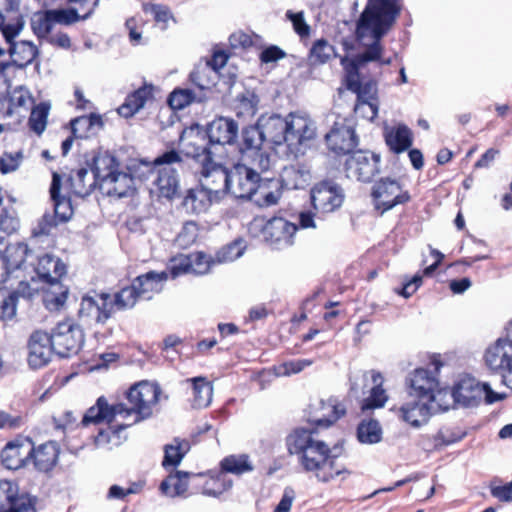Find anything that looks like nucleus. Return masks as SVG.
<instances>
[{
    "instance_id": "1",
    "label": "nucleus",
    "mask_w": 512,
    "mask_h": 512,
    "mask_svg": "<svg viewBox=\"0 0 512 512\" xmlns=\"http://www.w3.org/2000/svg\"><path fill=\"white\" fill-rule=\"evenodd\" d=\"M326 411L322 418L311 422V427H296L286 437V447L290 455L297 456L298 463L307 473H313L316 479L328 483L337 477L342 480L352 474L345 465L337 462L338 455L319 438L318 427L328 428L345 416V405L336 398L321 402Z\"/></svg>"
},
{
    "instance_id": "2",
    "label": "nucleus",
    "mask_w": 512,
    "mask_h": 512,
    "mask_svg": "<svg viewBox=\"0 0 512 512\" xmlns=\"http://www.w3.org/2000/svg\"><path fill=\"white\" fill-rule=\"evenodd\" d=\"M160 395L161 388L157 383L140 381L126 392L129 407L124 403L110 405L104 396H100L86 411L81 424L89 426L106 423L108 431L119 436L126 428L151 417Z\"/></svg>"
},
{
    "instance_id": "3",
    "label": "nucleus",
    "mask_w": 512,
    "mask_h": 512,
    "mask_svg": "<svg viewBox=\"0 0 512 512\" xmlns=\"http://www.w3.org/2000/svg\"><path fill=\"white\" fill-rule=\"evenodd\" d=\"M399 0H368L358 20V28L369 30L374 41L354 57L363 66L371 61L381 60L384 47L381 39L395 24L401 12Z\"/></svg>"
},
{
    "instance_id": "4",
    "label": "nucleus",
    "mask_w": 512,
    "mask_h": 512,
    "mask_svg": "<svg viewBox=\"0 0 512 512\" xmlns=\"http://www.w3.org/2000/svg\"><path fill=\"white\" fill-rule=\"evenodd\" d=\"M204 142V136L196 135L186 144V155L194 161L200 187L211 194L214 201L220 202L229 191L230 171L214 161L210 148Z\"/></svg>"
},
{
    "instance_id": "5",
    "label": "nucleus",
    "mask_w": 512,
    "mask_h": 512,
    "mask_svg": "<svg viewBox=\"0 0 512 512\" xmlns=\"http://www.w3.org/2000/svg\"><path fill=\"white\" fill-rule=\"evenodd\" d=\"M141 300L133 283L122 287L113 295L107 292L85 295L81 299L79 315L93 318L97 323L105 324L115 311L133 309Z\"/></svg>"
},
{
    "instance_id": "6",
    "label": "nucleus",
    "mask_w": 512,
    "mask_h": 512,
    "mask_svg": "<svg viewBox=\"0 0 512 512\" xmlns=\"http://www.w3.org/2000/svg\"><path fill=\"white\" fill-rule=\"evenodd\" d=\"M38 276L45 282L43 303L50 312H59L64 306V265L60 258L46 254L38 259L35 268Z\"/></svg>"
},
{
    "instance_id": "7",
    "label": "nucleus",
    "mask_w": 512,
    "mask_h": 512,
    "mask_svg": "<svg viewBox=\"0 0 512 512\" xmlns=\"http://www.w3.org/2000/svg\"><path fill=\"white\" fill-rule=\"evenodd\" d=\"M430 364L434 367L433 372L425 368H417L410 374L408 383L412 396L420 401L433 403L438 396L446 394L447 390L439 387L437 378L440 368L443 366L440 354H433L430 357Z\"/></svg>"
},
{
    "instance_id": "8",
    "label": "nucleus",
    "mask_w": 512,
    "mask_h": 512,
    "mask_svg": "<svg viewBox=\"0 0 512 512\" xmlns=\"http://www.w3.org/2000/svg\"><path fill=\"white\" fill-rule=\"evenodd\" d=\"M182 156L175 149L164 152L152 162V170L157 172L154 180L158 196L166 199H173L178 191V176L172 168L174 164H180Z\"/></svg>"
},
{
    "instance_id": "9",
    "label": "nucleus",
    "mask_w": 512,
    "mask_h": 512,
    "mask_svg": "<svg viewBox=\"0 0 512 512\" xmlns=\"http://www.w3.org/2000/svg\"><path fill=\"white\" fill-rule=\"evenodd\" d=\"M370 197L374 209L383 215L397 205L406 204L411 196L408 190L395 178L381 177L371 187Z\"/></svg>"
},
{
    "instance_id": "10",
    "label": "nucleus",
    "mask_w": 512,
    "mask_h": 512,
    "mask_svg": "<svg viewBox=\"0 0 512 512\" xmlns=\"http://www.w3.org/2000/svg\"><path fill=\"white\" fill-rule=\"evenodd\" d=\"M61 328L62 323H58L51 334L36 331L31 335L28 363L32 368H40L46 365L50 361L53 352L63 357L62 353L57 350V347L62 346L63 332Z\"/></svg>"
},
{
    "instance_id": "11",
    "label": "nucleus",
    "mask_w": 512,
    "mask_h": 512,
    "mask_svg": "<svg viewBox=\"0 0 512 512\" xmlns=\"http://www.w3.org/2000/svg\"><path fill=\"white\" fill-rule=\"evenodd\" d=\"M381 171V156L370 150L358 149L349 154L344 163L347 178L370 183Z\"/></svg>"
},
{
    "instance_id": "12",
    "label": "nucleus",
    "mask_w": 512,
    "mask_h": 512,
    "mask_svg": "<svg viewBox=\"0 0 512 512\" xmlns=\"http://www.w3.org/2000/svg\"><path fill=\"white\" fill-rule=\"evenodd\" d=\"M345 199L343 188L330 179L316 183L310 190V200L316 213L327 214L338 210Z\"/></svg>"
},
{
    "instance_id": "13",
    "label": "nucleus",
    "mask_w": 512,
    "mask_h": 512,
    "mask_svg": "<svg viewBox=\"0 0 512 512\" xmlns=\"http://www.w3.org/2000/svg\"><path fill=\"white\" fill-rule=\"evenodd\" d=\"M298 226L283 217H272L261 228L263 240L273 249L281 250L294 244Z\"/></svg>"
},
{
    "instance_id": "14",
    "label": "nucleus",
    "mask_w": 512,
    "mask_h": 512,
    "mask_svg": "<svg viewBox=\"0 0 512 512\" xmlns=\"http://www.w3.org/2000/svg\"><path fill=\"white\" fill-rule=\"evenodd\" d=\"M260 173L244 164H237L230 170L229 191L234 197L251 199L261 189Z\"/></svg>"
},
{
    "instance_id": "15",
    "label": "nucleus",
    "mask_w": 512,
    "mask_h": 512,
    "mask_svg": "<svg viewBox=\"0 0 512 512\" xmlns=\"http://www.w3.org/2000/svg\"><path fill=\"white\" fill-rule=\"evenodd\" d=\"M62 186V177L58 172L52 173V182L49 189L50 199L52 201V212L47 211L38 225L33 229L32 236L38 237L49 235L51 231L64 221V214L59 211L63 202L60 195Z\"/></svg>"
},
{
    "instance_id": "16",
    "label": "nucleus",
    "mask_w": 512,
    "mask_h": 512,
    "mask_svg": "<svg viewBox=\"0 0 512 512\" xmlns=\"http://www.w3.org/2000/svg\"><path fill=\"white\" fill-rule=\"evenodd\" d=\"M325 143L329 151L336 156H349L359 144L355 129L345 121L334 122L330 131L325 135Z\"/></svg>"
},
{
    "instance_id": "17",
    "label": "nucleus",
    "mask_w": 512,
    "mask_h": 512,
    "mask_svg": "<svg viewBox=\"0 0 512 512\" xmlns=\"http://www.w3.org/2000/svg\"><path fill=\"white\" fill-rule=\"evenodd\" d=\"M341 64L345 71V87L357 95V104L368 105L372 110L371 118L375 117L377 115V107L366 99L367 95L370 93L371 84L362 83L360 69L363 65L354 58L349 60L347 57L341 59Z\"/></svg>"
},
{
    "instance_id": "18",
    "label": "nucleus",
    "mask_w": 512,
    "mask_h": 512,
    "mask_svg": "<svg viewBox=\"0 0 512 512\" xmlns=\"http://www.w3.org/2000/svg\"><path fill=\"white\" fill-rule=\"evenodd\" d=\"M85 164L93 173L98 188L103 183H108V179L112 177L120 169V161L108 150L97 149L85 155Z\"/></svg>"
},
{
    "instance_id": "19",
    "label": "nucleus",
    "mask_w": 512,
    "mask_h": 512,
    "mask_svg": "<svg viewBox=\"0 0 512 512\" xmlns=\"http://www.w3.org/2000/svg\"><path fill=\"white\" fill-rule=\"evenodd\" d=\"M36 498L29 494H19L16 483L2 480L0 481V512H24V509H30L36 512Z\"/></svg>"
},
{
    "instance_id": "20",
    "label": "nucleus",
    "mask_w": 512,
    "mask_h": 512,
    "mask_svg": "<svg viewBox=\"0 0 512 512\" xmlns=\"http://www.w3.org/2000/svg\"><path fill=\"white\" fill-rule=\"evenodd\" d=\"M192 483L197 485V494L218 498L233 486V481L219 469L197 473Z\"/></svg>"
},
{
    "instance_id": "21",
    "label": "nucleus",
    "mask_w": 512,
    "mask_h": 512,
    "mask_svg": "<svg viewBox=\"0 0 512 512\" xmlns=\"http://www.w3.org/2000/svg\"><path fill=\"white\" fill-rule=\"evenodd\" d=\"M315 136V129L311 119L298 113L287 116V146L289 149H298L299 146L310 141Z\"/></svg>"
},
{
    "instance_id": "22",
    "label": "nucleus",
    "mask_w": 512,
    "mask_h": 512,
    "mask_svg": "<svg viewBox=\"0 0 512 512\" xmlns=\"http://www.w3.org/2000/svg\"><path fill=\"white\" fill-rule=\"evenodd\" d=\"M60 455V446L55 441H48L33 447L32 442L27 441L26 456L33 458L35 468L40 472H49L56 465Z\"/></svg>"
},
{
    "instance_id": "23",
    "label": "nucleus",
    "mask_w": 512,
    "mask_h": 512,
    "mask_svg": "<svg viewBox=\"0 0 512 512\" xmlns=\"http://www.w3.org/2000/svg\"><path fill=\"white\" fill-rule=\"evenodd\" d=\"M484 361L491 371L502 375L512 365V343L499 338L486 349Z\"/></svg>"
},
{
    "instance_id": "24",
    "label": "nucleus",
    "mask_w": 512,
    "mask_h": 512,
    "mask_svg": "<svg viewBox=\"0 0 512 512\" xmlns=\"http://www.w3.org/2000/svg\"><path fill=\"white\" fill-rule=\"evenodd\" d=\"M196 476L197 473L176 471L161 482L159 489L162 494L171 497L183 496L187 493L197 494V485L192 483L193 477Z\"/></svg>"
},
{
    "instance_id": "25",
    "label": "nucleus",
    "mask_w": 512,
    "mask_h": 512,
    "mask_svg": "<svg viewBox=\"0 0 512 512\" xmlns=\"http://www.w3.org/2000/svg\"><path fill=\"white\" fill-rule=\"evenodd\" d=\"M238 124L230 118L217 117L207 126L210 144H233L238 136Z\"/></svg>"
},
{
    "instance_id": "26",
    "label": "nucleus",
    "mask_w": 512,
    "mask_h": 512,
    "mask_svg": "<svg viewBox=\"0 0 512 512\" xmlns=\"http://www.w3.org/2000/svg\"><path fill=\"white\" fill-rule=\"evenodd\" d=\"M431 402L412 401L399 407L394 406L392 411L404 422L410 426L418 428L427 423L430 417Z\"/></svg>"
},
{
    "instance_id": "27",
    "label": "nucleus",
    "mask_w": 512,
    "mask_h": 512,
    "mask_svg": "<svg viewBox=\"0 0 512 512\" xmlns=\"http://www.w3.org/2000/svg\"><path fill=\"white\" fill-rule=\"evenodd\" d=\"M154 98V86L144 82L142 86L129 93L117 112L124 118H130L140 111L147 101Z\"/></svg>"
},
{
    "instance_id": "28",
    "label": "nucleus",
    "mask_w": 512,
    "mask_h": 512,
    "mask_svg": "<svg viewBox=\"0 0 512 512\" xmlns=\"http://www.w3.org/2000/svg\"><path fill=\"white\" fill-rule=\"evenodd\" d=\"M72 136L66 138V153L70 149L72 139L88 138L95 130H100L104 126L102 116L95 113L82 115L72 119L69 123Z\"/></svg>"
},
{
    "instance_id": "29",
    "label": "nucleus",
    "mask_w": 512,
    "mask_h": 512,
    "mask_svg": "<svg viewBox=\"0 0 512 512\" xmlns=\"http://www.w3.org/2000/svg\"><path fill=\"white\" fill-rule=\"evenodd\" d=\"M383 137L389 151L397 155L410 149L414 140L412 130L405 124L386 128Z\"/></svg>"
},
{
    "instance_id": "30",
    "label": "nucleus",
    "mask_w": 512,
    "mask_h": 512,
    "mask_svg": "<svg viewBox=\"0 0 512 512\" xmlns=\"http://www.w3.org/2000/svg\"><path fill=\"white\" fill-rule=\"evenodd\" d=\"M167 279L168 274L165 271H149L134 278L132 283L141 300H150L155 294L162 291L163 284Z\"/></svg>"
},
{
    "instance_id": "31",
    "label": "nucleus",
    "mask_w": 512,
    "mask_h": 512,
    "mask_svg": "<svg viewBox=\"0 0 512 512\" xmlns=\"http://www.w3.org/2000/svg\"><path fill=\"white\" fill-rule=\"evenodd\" d=\"M109 183H103L98 189L102 194L123 198L130 196L135 191V179L130 173L119 169L108 179Z\"/></svg>"
},
{
    "instance_id": "32",
    "label": "nucleus",
    "mask_w": 512,
    "mask_h": 512,
    "mask_svg": "<svg viewBox=\"0 0 512 512\" xmlns=\"http://www.w3.org/2000/svg\"><path fill=\"white\" fill-rule=\"evenodd\" d=\"M310 179V170L305 164L285 166L280 173L281 187L286 190L304 189L309 185Z\"/></svg>"
},
{
    "instance_id": "33",
    "label": "nucleus",
    "mask_w": 512,
    "mask_h": 512,
    "mask_svg": "<svg viewBox=\"0 0 512 512\" xmlns=\"http://www.w3.org/2000/svg\"><path fill=\"white\" fill-rule=\"evenodd\" d=\"M64 24V9L46 10L34 14L31 19L33 31L39 37H45L56 30L57 26Z\"/></svg>"
},
{
    "instance_id": "34",
    "label": "nucleus",
    "mask_w": 512,
    "mask_h": 512,
    "mask_svg": "<svg viewBox=\"0 0 512 512\" xmlns=\"http://www.w3.org/2000/svg\"><path fill=\"white\" fill-rule=\"evenodd\" d=\"M67 181L69 182L71 193L78 197H86L96 188L98 189V183L86 164L85 167L71 170Z\"/></svg>"
},
{
    "instance_id": "35",
    "label": "nucleus",
    "mask_w": 512,
    "mask_h": 512,
    "mask_svg": "<svg viewBox=\"0 0 512 512\" xmlns=\"http://www.w3.org/2000/svg\"><path fill=\"white\" fill-rule=\"evenodd\" d=\"M27 441L16 440L8 443L1 452L2 464L9 470H16L23 467L29 459L26 456Z\"/></svg>"
},
{
    "instance_id": "36",
    "label": "nucleus",
    "mask_w": 512,
    "mask_h": 512,
    "mask_svg": "<svg viewBox=\"0 0 512 512\" xmlns=\"http://www.w3.org/2000/svg\"><path fill=\"white\" fill-rule=\"evenodd\" d=\"M264 140L274 145H287V117L270 116L261 127Z\"/></svg>"
},
{
    "instance_id": "37",
    "label": "nucleus",
    "mask_w": 512,
    "mask_h": 512,
    "mask_svg": "<svg viewBox=\"0 0 512 512\" xmlns=\"http://www.w3.org/2000/svg\"><path fill=\"white\" fill-rule=\"evenodd\" d=\"M190 449V440L180 437L173 438L171 443L163 447L164 457L162 466L165 469L177 467Z\"/></svg>"
},
{
    "instance_id": "38",
    "label": "nucleus",
    "mask_w": 512,
    "mask_h": 512,
    "mask_svg": "<svg viewBox=\"0 0 512 512\" xmlns=\"http://www.w3.org/2000/svg\"><path fill=\"white\" fill-rule=\"evenodd\" d=\"M371 379L373 387L370 390L369 396L362 401L361 410L363 412L382 408L388 400L386 390L383 388L384 379L382 374L378 371H372Z\"/></svg>"
},
{
    "instance_id": "39",
    "label": "nucleus",
    "mask_w": 512,
    "mask_h": 512,
    "mask_svg": "<svg viewBox=\"0 0 512 512\" xmlns=\"http://www.w3.org/2000/svg\"><path fill=\"white\" fill-rule=\"evenodd\" d=\"M213 203L217 202L202 187L189 189L182 201V205L187 211L196 214L206 212Z\"/></svg>"
},
{
    "instance_id": "40",
    "label": "nucleus",
    "mask_w": 512,
    "mask_h": 512,
    "mask_svg": "<svg viewBox=\"0 0 512 512\" xmlns=\"http://www.w3.org/2000/svg\"><path fill=\"white\" fill-rule=\"evenodd\" d=\"M336 55L335 47L327 39L320 38L313 42L307 60L310 66L317 67L329 63Z\"/></svg>"
},
{
    "instance_id": "41",
    "label": "nucleus",
    "mask_w": 512,
    "mask_h": 512,
    "mask_svg": "<svg viewBox=\"0 0 512 512\" xmlns=\"http://www.w3.org/2000/svg\"><path fill=\"white\" fill-rule=\"evenodd\" d=\"M100 0H66L70 4L66 7L65 23L73 24L79 20H85L93 13Z\"/></svg>"
},
{
    "instance_id": "42",
    "label": "nucleus",
    "mask_w": 512,
    "mask_h": 512,
    "mask_svg": "<svg viewBox=\"0 0 512 512\" xmlns=\"http://www.w3.org/2000/svg\"><path fill=\"white\" fill-rule=\"evenodd\" d=\"M31 253L32 251L25 243L17 242L9 244L3 253V258L5 259L7 268H9V273L12 274L20 270Z\"/></svg>"
},
{
    "instance_id": "43",
    "label": "nucleus",
    "mask_w": 512,
    "mask_h": 512,
    "mask_svg": "<svg viewBox=\"0 0 512 512\" xmlns=\"http://www.w3.org/2000/svg\"><path fill=\"white\" fill-rule=\"evenodd\" d=\"M219 469L224 473L241 476L252 472L254 467L247 454H232L224 457L219 463Z\"/></svg>"
},
{
    "instance_id": "44",
    "label": "nucleus",
    "mask_w": 512,
    "mask_h": 512,
    "mask_svg": "<svg viewBox=\"0 0 512 512\" xmlns=\"http://www.w3.org/2000/svg\"><path fill=\"white\" fill-rule=\"evenodd\" d=\"M191 382L193 406L196 408L207 407L212 400L213 386L205 377H194L187 380Z\"/></svg>"
},
{
    "instance_id": "45",
    "label": "nucleus",
    "mask_w": 512,
    "mask_h": 512,
    "mask_svg": "<svg viewBox=\"0 0 512 512\" xmlns=\"http://www.w3.org/2000/svg\"><path fill=\"white\" fill-rule=\"evenodd\" d=\"M8 51L12 60L19 68L29 65L37 55L36 46L29 41L12 43Z\"/></svg>"
},
{
    "instance_id": "46",
    "label": "nucleus",
    "mask_w": 512,
    "mask_h": 512,
    "mask_svg": "<svg viewBox=\"0 0 512 512\" xmlns=\"http://www.w3.org/2000/svg\"><path fill=\"white\" fill-rule=\"evenodd\" d=\"M382 427L378 420L363 419L357 426V439L362 444H376L382 440Z\"/></svg>"
},
{
    "instance_id": "47",
    "label": "nucleus",
    "mask_w": 512,
    "mask_h": 512,
    "mask_svg": "<svg viewBox=\"0 0 512 512\" xmlns=\"http://www.w3.org/2000/svg\"><path fill=\"white\" fill-rule=\"evenodd\" d=\"M34 104V98L30 92L20 86L9 92L8 115L21 114L28 111Z\"/></svg>"
},
{
    "instance_id": "48",
    "label": "nucleus",
    "mask_w": 512,
    "mask_h": 512,
    "mask_svg": "<svg viewBox=\"0 0 512 512\" xmlns=\"http://www.w3.org/2000/svg\"><path fill=\"white\" fill-rule=\"evenodd\" d=\"M205 98L206 95L203 94L197 96L191 89L176 88L170 93L168 97V104L174 110H181L194 101L201 102Z\"/></svg>"
},
{
    "instance_id": "49",
    "label": "nucleus",
    "mask_w": 512,
    "mask_h": 512,
    "mask_svg": "<svg viewBox=\"0 0 512 512\" xmlns=\"http://www.w3.org/2000/svg\"><path fill=\"white\" fill-rule=\"evenodd\" d=\"M264 137L262 131L255 126H248L242 130V140L240 143L241 153L250 152V154L262 149Z\"/></svg>"
},
{
    "instance_id": "50",
    "label": "nucleus",
    "mask_w": 512,
    "mask_h": 512,
    "mask_svg": "<svg viewBox=\"0 0 512 512\" xmlns=\"http://www.w3.org/2000/svg\"><path fill=\"white\" fill-rule=\"evenodd\" d=\"M245 245L242 239H236L222 246L215 254L217 264L232 262L244 253Z\"/></svg>"
},
{
    "instance_id": "51",
    "label": "nucleus",
    "mask_w": 512,
    "mask_h": 512,
    "mask_svg": "<svg viewBox=\"0 0 512 512\" xmlns=\"http://www.w3.org/2000/svg\"><path fill=\"white\" fill-rule=\"evenodd\" d=\"M50 110V104L42 102L34 106L29 118L30 129L38 135H41L47 126V117Z\"/></svg>"
},
{
    "instance_id": "52",
    "label": "nucleus",
    "mask_w": 512,
    "mask_h": 512,
    "mask_svg": "<svg viewBox=\"0 0 512 512\" xmlns=\"http://www.w3.org/2000/svg\"><path fill=\"white\" fill-rule=\"evenodd\" d=\"M430 254L434 258V262L426 266L421 272L416 273L408 281L412 287H415L416 291L422 285L423 277H432L444 260V254L435 248L430 247Z\"/></svg>"
},
{
    "instance_id": "53",
    "label": "nucleus",
    "mask_w": 512,
    "mask_h": 512,
    "mask_svg": "<svg viewBox=\"0 0 512 512\" xmlns=\"http://www.w3.org/2000/svg\"><path fill=\"white\" fill-rule=\"evenodd\" d=\"M190 264L192 268V274L194 275H204L207 274L211 267L217 262L215 261V257H211L202 251H196L189 253Z\"/></svg>"
},
{
    "instance_id": "54",
    "label": "nucleus",
    "mask_w": 512,
    "mask_h": 512,
    "mask_svg": "<svg viewBox=\"0 0 512 512\" xmlns=\"http://www.w3.org/2000/svg\"><path fill=\"white\" fill-rule=\"evenodd\" d=\"M142 10L145 13H151L157 24H162L161 28L165 29L169 20H173L171 9L165 4L159 3H143Z\"/></svg>"
},
{
    "instance_id": "55",
    "label": "nucleus",
    "mask_w": 512,
    "mask_h": 512,
    "mask_svg": "<svg viewBox=\"0 0 512 512\" xmlns=\"http://www.w3.org/2000/svg\"><path fill=\"white\" fill-rule=\"evenodd\" d=\"M84 344L83 330L77 325H69L66 330V358L76 355Z\"/></svg>"
},
{
    "instance_id": "56",
    "label": "nucleus",
    "mask_w": 512,
    "mask_h": 512,
    "mask_svg": "<svg viewBox=\"0 0 512 512\" xmlns=\"http://www.w3.org/2000/svg\"><path fill=\"white\" fill-rule=\"evenodd\" d=\"M145 24L146 21L139 14L126 19L125 28L128 31L129 41L133 46L142 44V33Z\"/></svg>"
},
{
    "instance_id": "57",
    "label": "nucleus",
    "mask_w": 512,
    "mask_h": 512,
    "mask_svg": "<svg viewBox=\"0 0 512 512\" xmlns=\"http://www.w3.org/2000/svg\"><path fill=\"white\" fill-rule=\"evenodd\" d=\"M16 294L0 288V319L11 320L16 315Z\"/></svg>"
},
{
    "instance_id": "58",
    "label": "nucleus",
    "mask_w": 512,
    "mask_h": 512,
    "mask_svg": "<svg viewBox=\"0 0 512 512\" xmlns=\"http://www.w3.org/2000/svg\"><path fill=\"white\" fill-rule=\"evenodd\" d=\"M235 111L238 117L253 118L257 112V101L254 96L239 95L236 99Z\"/></svg>"
},
{
    "instance_id": "59",
    "label": "nucleus",
    "mask_w": 512,
    "mask_h": 512,
    "mask_svg": "<svg viewBox=\"0 0 512 512\" xmlns=\"http://www.w3.org/2000/svg\"><path fill=\"white\" fill-rule=\"evenodd\" d=\"M451 396L454 402L463 406H471L475 402V396L472 395L467 382H459L455 384L451 390Z\"/></svg>"
},
{
    "instance_id": "60",
    "label": "nucleus",
    "mask_w": 512,
    "mask_h": 512,
    "mask_svg": "<svg viewBox=\"0 0 512 512\" xmlns=\"http://www.w3.org/2000/svg\"><path fill=\"white\" fill-rule=\"evenodd\" d=\"M313 364V360L310 359H297L285 361L277 367L279 375L290 376L303 371L306 367Z\"/></svg>"
},
{
    "instance_id": "61",
    "label": "nucleus",
    "mask_w": 512,
    "mask_h": 512,
    "mask_svg": "<svg viewBox=\"0 0 512 512\" xmlns=\"http://www.w3.org/2000/svg\"><path fill=\"white\" fill-rule=\"evenodd\" d=\"M209 69L204 68H196L194 69L190 75V81L201 91V95H205V91L210 90L214 83L208 77Z\"/></svg>"
},
{
    "instance_id": "62",
    "label": "nucleus",
    "mask_w": 512,
    "mask_h": 512,
    "mask_svg": "<svg viewBox=\"0 0 512 512\" xmlns=\"http://www.w3.org/2000/svg\"><path fill=\"white\" fill-rule=\"evenodd\" d=\"M258 38L259 36L254 33L239 30L230 35L229 42L233 48L249 49L255 45V40Z\"/></svg>"
},
{
    "instance_id": "63",
    "label": "nucleus",
    "mask_w": 512,
    "mask_h": 512,
    "mask_svg": "<svg viewBox=\"0 0 512 512\" xmlns=\"http://www.w3.org/2000/svg\"><path fill=\"white\" fill-rule=\"evenodd\" d=\"M23 160V154L21 151L14 153L5 152L0 157V171L3 174L11 173L16 171Z\"/></svg>"
},
{
    "instance_id": "64",
    "label": "nucleus",
    "mask_w": 512,
    "mask_h": 512,
    "mask_svg": "<svg viewBox=\"0 0 512 512\" xmlns=\"http://www.w3.org/2000/svg\"><path fill=\"white\" fill-rule=\"evenodd\" d=\"M287 17L291 20L295 33L301 38H308L311 33V27L307 24L303 12H287Z\"/></svg>"
}]
</instances>
